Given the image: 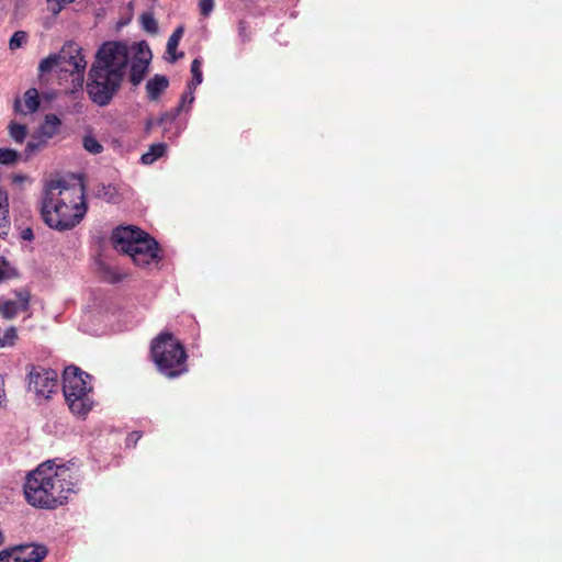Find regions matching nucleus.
<instances>
[{
  "label": "nucleus",
  "mask_w": 562,
  "mask_h": 562,
  "mask_svg": "<svg viewBox=\"0 0 562 562\" xmlns=\"http://www.w3.org/2000/svg\"><path fill=\"white\" fill-rule=\"evenodd\" d=\"M81 471L74 461L58 465L46 461L26 476L25 499L34 507L55 509L79 491Z\"/></svg>",
  "instance_id": "nucleus-1"
},
{
  "label": "nucleus",
  "mask_w": 562,
  "mask_h": 562,
  "mask_svg": "<svg viewBox=\"0 0 562 562\" xmlns=\"http://www.w3.org/2000/svg\"><path fill=\"white\" fill-rule=\"evenodd\" d=\"M130 61L128 47L105 42L97 50L88 74L87 93L98 106H106L119 92Z\"/></svg>",
  "instance_id": "nucleus-2"
},
{
  "label": "nucleus",
  "mask_w": 562,
  "mask_h": 562,
  "mask_svg": "<svg viewBox=\"0 0 562 562\" xmlns=\"http://www.w3.org/2000/svg\"><path fill=\"white\" fill-rule=\"evenodd\" d=\"M87 213L85 188L69 186L63 179L50 180L45 184L41 202V216L53 229H72Z\"/></svg>",
  "instance_id": "nucleus-3"
},
{
  "label": "nucleus",
  "mask_w": 562,
  "mask_h": 562,
  "mask_svg": "<svg viewBox=\"0 0 562 562\" xmlns=\"http://www.w3.org/2000/svg\"><path fill=\"white\" fill-rule=\"evenodd\" d=\"M149 355L158 372L168 379H175L188 372L186 348L169 331H162L151 340Z\"/></svg>",
  "instance_id": "nucleus-4"
},
{
  "label": "nucleus",
  "mask_w": 562,
  "mask_h": 562,
  "mask_svg": "<svg viewBox=\"0 0 562 562\" xmlns=\"http://www.w3.org/2000/svg\"><path fill=\"white\" fill-rule=\"evenodd\" d=\"M90 380V374L75 366L67 367L63 373L65 401L70 412L78 417H86L94 404Z\"/></svg>",
  "instance_id": "nucleus-5"
},
{
  "label": "nucleus",
  "mask_w": 562,
  "mask_h": 562,
  "mask_svg": "<svg viewBox=\"0 0 562 562\" xmlns=\"http://www.w3.org/2000/svg\"><path fill=\"white\" fill-rule=\"evenodd\" d=\"M26 370L27 391L34 393L37 400H49L58 391V373L40 364L29 363Z\"/></svg>",
  "instance_id": "nucleus-6"
},
{
  "label": "nucleus",
  "mask_w": 562,
  "mask_h": 562,
  "mask_svg": "<svg viewBox=\"0 0 562 562\" xmlns=\"http://www.w3.org/2000/svg\"><path fill=\"white\" fill-rule=\"evenodd\" d=\"M159 251L157 240L145 232L126 255L133 259L135 265L146 267L151 262L158 263L161 260Z\"/></svg>",
  "instance_id": "nucleus-7"
},
{
  "label": "nucleus",
  "mask_w": 562,
  "mask_h": 562,
  "mask_svg": "<svg viewBox=\"0 0 562 562\" xmlns=\"http://www.w3.org/2000/svg\"><path fill=\"white\" fill-rule=\"evenodd\" d=\"M46 555L44 546L20 544L2 550V562H42Z\"/></svg>",
  "instance_id": "nucleus-8"
},
{
  "label": "nucleus",
  "mask_w": 562,
  "mask_h": 562,
  "mask_svg": "<svg viewBox=\"0 0 562 562\" xmlns=\"http://www.w3.org/2000/svg\"><path fill=\"white\" fill-rule=\"evenodd\" d=\"M13 297L2 301V318L12 319L19 313L30 308L31 291L29 288H21L12 291Z\"/></svg>",
  "instance_id": "nucleus-9"
},
{
  "label": "nucleus",
  "mask_w": 562,
  "mask_h": 562,
  "mask_svg": "<svg viewBox=\"0 0 562 562\" xmlns=\"http://www.w3.org/2000/svg\"><path fill=\"white\" fill-rule=\"evenodd\" d=\"M144 234L145 232L138 227L121 226L113 231L111 235V241L117 251L127 254L128 250L134 246V243L138 240Z\"/></svg>",
  "instance_id": "nucleus-10"
},
{
  "label": "nucleus",
  "mask_w": 562,
  "mask_h": 562,
  "mask_svg": "<svg viewBox=\"0 0 562 562\" xmlns=\"http://www.w3.org/2000/svg\"><path fill=\"white\" fill-rule=\"evenodd\" d=\"M60 54L65 56L63 61L72 66L70 74L76 76V78L82 82L83 74L87 67V60L82 55V48L74 42H67L63 46Z\"/></svg>",
  "instance_id": "nucleus-11"
},
{
  "label": "nucleus",
  "mask_w": 562,
  "mask_h": 562,
  "mask_svg": "<svg viewBox=\"0 0 562 562\" xmlns=\"http://www.w3.org/2000/svg\"><path fill=\"white\" fill-rule=\"evenodd\" d=\"M137 47L139 56L133 60L130 69V81L133 86L139 85L145 78L151 58V52L146 42L138 43Z\"/></svg>",
  "instance_id": "nucleus-12"
},
{
  "label": "nucleus",
  "mask_w": 562,
  "mask_h": 562,
  "mask_svg": "<svg viewBox=\"0 0 562 562\" xmlns=\"http://www.w3.org/2000/svg\"><path fill=\"white\" fill-rule=\"evenodd\" d=\"M44 145H45V142H41V143L29 142L26 144V147H25L23 154H19L14 149L2 148V165H11L20 158H23V160L26 161L32 157V155L36 150H38Z\"/></svg>",
  "instance_id": "nucleus-13"
},
{
  "label": "nucleus",
  "mask_w": 562,
  "mask_h": 562,
  "mask_svg": "<svg viewBox=\"0 0 562 562\" xmlns=\"http://www.w3.org/2000/svg\"><path fill=\"white\" fill-rule=\"evenodd\" d=\"M38 92L35 88H31L24 93L23 101L15 100L14 103L15 111L23 114L33 113L38 109Z\"/></svg>",
  "instance_id": "nucleus-14"
},
{
  "label": "nucleus",
  "mask_w": 562,
  "mask_h": 562,
  "mask_svg": "<svg viewBox=\"0 0 562 562\" xmlns=\"http://www.w3.org/2000/svg\"><path fill=\"white\" fill-rule=\"evenodd\" d=\"M169 80L166 76L155 75L146 83L148 98L153 101L157 100L161 93L168 88Z\"/></svg>",
  "instance_id": "nucleus-15"
},
{
  "label": "nucleus",
  "mask_w": 562,
  "mask_h": 562,
  "mask_svg": "<svg viewBox=\"0 0 562 562\" xmlns=\"http://www.w3.org/2000/svg\"><path fill=\"white\" fill-rule=\"evenodd\" d=\"M61 126V121L56 114H47L40 126V134L45 138L54 137Z\"/></svg>",
  "instance_id": "nucleus-16"
},
{
  "label": "nucleus",
  "mask_w": 562,
  "mask_h": 562,
  "mask_svg": "<svg viewBox=\"0 0 562 562\" xmlns=\"http://www.w3.org/2000/svg\"><path fill=\"white\" fill-rule=\"evenodd\" d=\"M184 29L183 26H178L173 33L170 35L167 42V54L170 55L168 59L170 63H175L179 58L183 57V53L177 54L176 49L179 45V42L183 35Z\"/></svg>",
  "instance_id": "nucleus-17"
},
{
  "label": "nucleus",
  "mask_w": 562,
  "mask_h": 562,
  "mask_svg": "<svg viewBox=\"0 0 562 562\" xmlns=\"http://www.w3.org/2000/svg\"><path fill=\"white\" fill-rule=\"evenodd\" d=\"M65 59V56L60 53L58 54H52L47 56L46 58L42 59L38 65V72L41 76H43L46 72H49L55 67H58L63 60Z\"/></svg>",
  "instance_id": "nucleus-18"
},
{
  "label": "nucleus",
  "mask_w": 562,
  "mask_h": 562,
  "mask_svg": "<svg viewBox=\"0 0 562 562\" xmlns=\"http://www.w3.org/2000/svg\"><path fill=\"white\" fill-rule=\"evenodd\" d=\"M166 145L162 143L153 144L149 147V150L142 155L140 161L144 165H150L156 161L158 158L162 157L166 151Z\"/></svg>",
  "instance_id": "nucleus-19"
},
{
  "label": "nucleus",
  "mask_w": 562,
  "mask_h": 562,
  "mask_svg": "<svg viewBox=\"0 0 562 562\" xmlns=\"http://www.w3.org/2000/svg\"><path fill=\"white\" fill-rule=\"evenodd\" d=\"M181 111H182V105H178L171 112L162 113L156 121H148L147 128H151L154 125L161 126L167 123L173 122L176 120V117L180 114Z\"/></svg>",
  "instance_id": "nucleus-20"
},
{
  "label": "nucleus",
  "mask_w": 562,
  "mask_h": 562,
  "mask_svg": "<svg viewBox=\"0 0 562 562\" xmlns=\"http://www.w3.org/2000/svg\"><path fill=\"white\" fill-rule=\"evenodd\" d=\"M191 74L192 79L188 83V87L189 89H195L203 80L201 61L198 58L193 59V61L191 63Z\"/></svg>",
  "instance_id": "nucleus-21"
},
{
  "label": "nucleus",
  "mask_w": 562,
  "mask_h": 562,
  "mask_svg": "<svg viewBox=\"0 0 562 562\" xmlns=\"http://www.w3.org/2000/svg\"><path fill=\"white\" fill-rule=\"evenodd\" d=\"M26 126L24 124L11 123L9 125L10 137L16 143H23L26 137Z\"/></svg>",
  "instance_id": "nucleus-22"
},
{
  "label": "nucleus",
  "mask_w": 562,
  "mask_h": 562,
  "mask_svg": "<svg viewBox=\"0 0 562 562\" xmlns=\"http://www.w3.org/2000/svg\"><path fill=\"white\" fill-rule=\"evenodd\" d=\"M140 23H142V27L150 33V34H156L158 32V23L154 16L153 13L150 12H145L140 15Z\"/></svg>",
  "instance_id": "nucleus-23"
},
{
  "label": "nucleus",
  "mask_w": 562,
  "mask_h": 562,
  "mask_svg": "<svg viewBox=\"0 0 562 562\" xmlns=\"http://www.w3.org/2000/svg\"><path fill=\"white\" fill-rule=\"evenodd\" d=\"M76 0H46L47 11L57 16L68 4L74 3Z\"/></svg>",
  "instance_id": "nucleus-24"
},
{
  "label": "nucleus",
  "mask_w": 562,
  "mask_h": 562,
  "mask_svg": "<svg viewBox=\"0 0 562 562\" xmlns=\"http://www.w3.org/2000/svg\"><path fill=\"white\" fill-rule=\"evenodd\" d=\"M82 145L87 151L93 155L100 154L103 150V146L99 140L90 135L83 137Z\"/></svg>",
  "instance_id": "nucleus-25"
},
{
  "label": "nucleus",
  "mask_w": 562,
  "mask_h": 562,
  "mask_svg": "<svg viewBox=\"0 0 562 562\" xmlns=\"http://www.w3.org/2000/svg\"><path fill=\"white\" fill-rule=\"evenodd\" d=\"M19 339L18 330L14 326H10L2 334V348L13 347Z\"/></svg>",
  "instance_id": "nucleus-26"
},
{
  "label": "nucleus",
  "mask_w": 562,
  "mask_h": 562,
  "mask_svg": "<svg viewBox=\"0 0 562 562\" xmlns=\"http://www.w3.org/2000/svg\"><path fill=\"white\" fill-rule=\"evenodd\" d=\"M27 34L24 31H16L9 42V47L11 50L20 48L24 43H26Z\"/></svg>",
  "instance_id": "nucleus-27"
},
{
  "label": "nucleus",
  "mask_w": 562,
  "mask_h": 562,
  "mask_svg": "<svg viewBox=\"0 0 562 562\" xmlns=\"http://www.w3.org/2000/svg\"><path fill=\"white\" fill-rule=\"evenodd\" d=\"M19 276L18 269L12 267L3 257H2V281L7 279H13Z\"/></svg>",
  "instance_id": "nucleus-28"
},
{
  "label": "nucleus",
  "mask_w": 562,
  "mask_h": 562,
  "mask_svg": "<svg viewBox=\"0 0 562 562\" xmlns=\"http://www.w3.org/2000/svg\"><path fill=\"white\" fill-rule=\"evenodd\" d=\"M214 8V0H200L199 9L200 13L203 16L210 15Z\"/></svg>",
  "instance_id": "nucleus-29"
},
{
  "label": "nucleus",
  "mask_w": 562,
  "mask_h": 562,
  "mask_svg": "<svg viewBox=\"0 0 562 562\" xmlns=\"http://www.w3.org/2000/svg\"><path fill=\"white\" fill-rule=\"evenodd\" d=\"M142 436H143V434L140 431H132L131 434H128L126 437V440H125L126 447H128V448L136 447L138 440L142 438Z\"/></svg>",
  "instance_id": "nucleus-30"
},
{
  "label": "nucleus",
  "mask_w": 562,
  "mask_h": 562,
  "mask_svg": "<svg viewBox=\"0 0 562 562\" xmlns=\"http://www.w3.org/2000/svg\"><path fill=\"white\" fill-rule=\"evenodd\" d=\"M27 180H29V178L25 175H13L12 176V182L18 186L23 184Z\"/></svg>",
  "instance_id": "nucleus-31"
},
{
  "label": "nucleus",
  "mask_w": 562,
  "mask_h": 562,
  "mask_svg": "<svg viewBox=\"0 0 562 562\" xmlns=\"http://www.w3.org/2000/svg\"><path fill=\"white\" fill-rule=\"evenodd\" d=\"M193 100H194V97L192 95V92H190V93H184V94L182 95L181 100H180L179 105H182V108H183V106H184V104H186L187 102L192 103V102H193Z\"/></svg>",
  "instance_id": "nucleus-32"
},
{
  "label": "nucleus",
  "mask_w": 562,
  "mask_h": 562,
  "mask_svg": "<svg viewBox=\"0 0 562 562\" xmlns=\"http://www.w3.org/2000/svg\"><path fill=\"white\" fill-rule=\"evenodd\" d=\"M21 237L24 239V240H32L34 235H33V231L31 228H25L22 231L21 233Z\"/></svg>",
  "instance_id": "nucleus-33"
}]
</instances>
